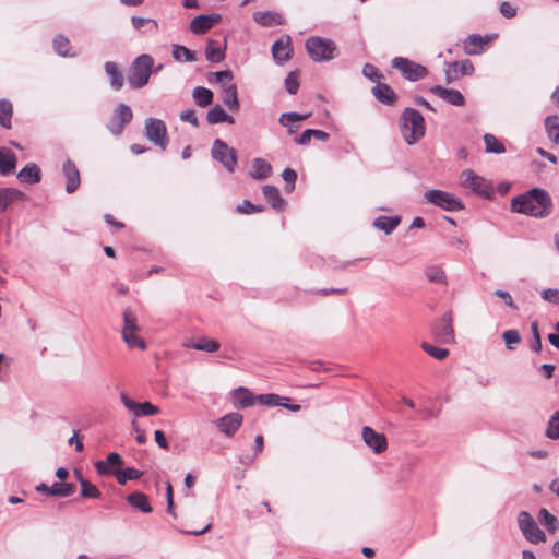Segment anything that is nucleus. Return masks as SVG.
<instances>
[{"mask_svg": "<svg viewBox=\"0 0 559 559\" xmlns=\"http://www.w3.org/2000/svg\"><path fill=\"white\" fill-rule=\"evenodd\" d=\"M511 207L516 213L544 217L550 212L551 200L545 190L534 188L525 194L513 198Z\"/></svg>", "mask_w": 559, "mask_h": 559, "instance_id": "1", "label": "nucleus"}, {"mask_svg": "<svg viewBox=\"0 0 559 559\" xmlns=\"http://www.w3.org/2000/svg\"><path fill=\"white\" fill-rule=\"evenodd\" d=\"M400 127L405 142L409 145L424 138L426 126L424 117L414 108H405L402 112Z\"/></svg>", "mask_w": 559, "mask_h": 559, "instance_id": "2", "label": "nucleus"}, {"mask_svg": "<svg viewBox=\"0 0 559 559\" xmlns=\"http://www.w3.org/2000/svg\"><path fill=\"white\" fill-rule=\"evenodd\" d=\"M459 185L468 193L479 195L484 199H490L493 194L491 182L469 168L464 169L460 174Z\"/></svg>", "mask_w": 559, "mask_h": 559, "instance_id": "3", "label": "nucleus"}, {"mask_svg": "<svg viewBox=\"0 0 559 559\" xmlns=\"http://www.w3.org/2000/svg\"><path fill=\"white\" fill-rule=\"evenodd\" d=\"M309 57L316 62L330 61L337 57L336 44L328 38L312 36L306 40Z\"/></svg>", "mask_w": 559, "mask_h": 559, "instance_id": "4", "label": "nucleus"}, {"mask_svg": "<svg viewBox=\"0 0 559 559\" xmlns=\"http://www.w3.org/2000/svg\"><path fill=\"white\" fill-rule=\"evenodd\" d=\"M154 60L150 55H141L132 62L128 73V83L132 88H141L148 83Z\"/></svg>", "mask_w": 559, "mask_h": 559, "instance_id": "5", "label": "nucleus"}, {"mask_svg": "<svg viewBox=\"0 0 559 559\" xmlns=\"http://www.w3.org/2000/svg\"><path fill=\"white\" fill-rule=\"evenodd\" d=\"M140 328L135 313L127 308L123 310V328L121 331L122 340L126 342L130 349H146L145 341L138 335Z\"/></svg>", "mask_w": 559, "mask_h": 559, "instance_id": "6", "label": "nucleus"}, {"mask_svg": "<svg viewBox=\"0 0 559 559\" xmlns=\"http://www.w3.org/2000/svg\"><path fill=\"white\" fill-rule=\"evenodd\" d=\"M424 197L427 202L445 211H460L464 207L459 198L447 191L431 189Z\"/></svg>", "mask_w": 559, "mask_h": 559, "instance_id": "7", "label": "nucleus"}, {"mask_svg": "<svg viewBox=\"0 0 559 559\" xmlns=\"http://www.w3.org/2000/svg\"><path fill=\"white\" fill-rule=\"evenodd\" d=\"M519 528L523 536L533 544L546 540L545 533L538 527L534 518L527 511H521L518 514Z\"/></svg>", "mask_w": 559, "mask_h": 559, "instance_id": "8", "label": "nucleus"}, {"mask_svg": "<svg viewBox=\"0 0 559 559\" xmlns=\"http://www.w3.org/2000/svg\"><path fill=\"white\" fill-rule=\"evenodd\" d=\"M392 68L399 70L408 81L415 82L428 74L426 67L404 57H395L392 60Z\"/></svg>", "mask_w": 559, "mask_h": 559, "instance_id": "9", "label": "nucleus"}, {"mask_svg": "<svg viewBox=\"0 0 559 559\" xmlns=\"http://www.w3.org/2000/svg\"><path fill=\"white\" fill-rule=\"evenodd\" d=\"M212 157L223 164L227 171L234 173L237 165V154L224 141L217 139L212 146Z\"/></svg>", "mask_w": 559, "mask_h": 559, "instance_id": "10", "label": "nucleus"}, {"mask_svg": "<svg viewBox=\"0 0 559 559\" xmlns=\"http://www.w3.org/2000/svg\"><path fill=\"white\" fill-rule=\"evenodd\" d=\"M145 136L155 145L165 150L168 143L167 128L163 120L148 118L145 120Z\"/></svg>", "mask_w": 559, "mask_h": 559, "instance_id": "11", "label": "nucleus"}, {"mask_svg": "<svg viewBox=\"0 0 559 559\" xmlns=\"http://www.w3.org/2000/svg\"><path fill=\"white\" fill-rule=\"evenodd\" d=\"M133 118V112L131 108L126 104H119L110 118L108 123V130L112 135H120L126 126L131 122Z\"/></svg>", "mask_w": 559, "mask_h": 559, "instance_id": "12", "label": "nucleus"}, {"mask_svg": "<svg viewBox=\"0 0 559 559\" xmlns=\"http://www.w3.org/2000/svg\"><path fill=\"white\" fill-rule=\"evenodd\" d=\"M452 313L445 312L433 326L436 340L442 344H452L455 341L454 329L452 325Z\"/></svg>", "mask_w": 559, "mask_h": 559, "instance_id": "13", "label": "nucleus"}, {"mask_svg": "<svg viewBox=\"0 0 559 559\" xmlns=\"http://www.w3.org/2000/svg\"><path fill=\"white\" fill-rule=\"evenodd\" d=\"M120 400L126 408L133 412L135 417L154 416L159 414V408L151 402L139 403L130 399L124 392L120 393Z\"/></svg>", "mask_w": 559, "mask_h": 559, "instance_id": "14", "label": "nucleus"}, {"mask_svg": "<svg viewBox=\"0 0 559 559\" xmlns=\"http://www.w3.org/2000/svg\"><path fill=\"white\" fill-rule=\"evenodd\" d=\"M361 437L366 445L377 454L384 452L388 448L386 437L368 426L362 428Z\"/></svg>", "mask_w": 559, "mask_h": 559, "instance_id": "15", "label": "nucleus"}, {"mask_svg": "<svg viewBox=\"0 0 559 559\" xmlns=\"http://www.w3.org/2000/svg\"><path fill=\"white\" fill-rule=\"evenodd\" d=\"M35 489L36 491L46 493L47 496L69 497L75 492L76 487L71 483H55L51 486L40 483Z\"/></svg>", "mask_w": 559, "mask_h": 559, "instance_id": "16", "label": "nucleus"}, {"mask_svg": "<svg viewBox=\"0 0 559 559\" xmlns=\"http://www.w3.org/2000/svg\"><path fill=\"white\" fill-rule=\"evenodd\" d=\"M242 415L229 413L216 421V427L226 436H233L241 426Z\"/></svg>", "mask_w": 559, "mask_h": 559, "instance_id": "17", "label": "nucleus"}, {"mask_svg": "<svg viewBox=\"0 0 559 559\" xmlns=\"http://www.w3.org/2000/svg\"><path fill=\"white\" fill-rule=\"evenodd\" d=\"M62 173L67 178L66 191L68 193H73L81 183L80 171L78 167L72 160L67 159L62 165Z\"/></svg>", "mask_w": 559, "mask_h": 559, "instance_id": "18", "label": "nucleus"}, {"mask_svg": "<svg viewBox=\"0 0 559 559\" xmlns=\"http://www.w3.org/2000/svg\"><path fill=\"white\" fill-rule=\"evenodd\" d=\"M430 92L453 106H463L465 104L464 96L457 90L433 85L430 87Z\"/></svg>", "mask_w": 559, "mask_h": 559, "instance_id": "19", "label": "nucleus"}, {"mask_svg": "<svg viewBox=\"0 0 559 559\" xmlns=\"http://www.w3.org/2000/svg\"><path fill=\"white\" fill-rule=\"evenodd\" d=\"M221 21L219 14L199 15L190 23V31L193 34H203Z\"/></svg>", "mask_w": 559, "mask_h": 559, "instance_id": "20", "label": "nucleus"}, {"mask_svg": "<svg viewBox=\"0 0 559 559\" xmlns=\"http://www.w3.org/2000/svg\"><path fill=\"white\" fill-rule=\"evenodd\" d=\"M255 400H258V396L243 386H239L233 392V402L236 407L246 408L252 406Z\"/></svg>", "mask_w": 559, "mask_h": 559, "instance_id": "21", "label": "nucleus"}, {"mask_svg": "<svg viewBox=\"0 0 559 559\" xmlns=\"http://www.w3.org/2000/svg\"><path fill=\"white\" fill-rule=\"evenodd\" d=\"M373 96L382 104L393 105L396 100L394 91L385 83H380L372 88Z\"/></svg>", "mask_w": 559, "mask_h": 559, "instance_id": "22", "label": "nucleus"}, {"mask_svg": "<svg viewBox=\"0 0 559 559\" xmlns=\"http://www.w3.org/2000/svg\"><path fill=\"white\" fill-rule=\"evenodd\" d=\"M104 69L106 74L109 76L110 86L114 90L119 91L123 86L124 78L117 64L112 61H106Z\"/></svg>", "mask_w": 559, "mask_h": 559, "instance_id": "23", "label": "nucleus"}, {"mask_svg": "<svg viewBox=\"0 0 559 559\" xmlns=\"http://www.w3.org/2000/svg\"><path fill=\"white\" fill-rule=\"evenodd\" d=\"M122 464V459L120 454L112 452L108 454L107 461H97L94 466L99 475H109L111 474V467L120 466Z\"/></svg>", "mask_w": 559, "mask_h": 559, "instance_id": "24", "label": "nucleus"}, {"mask_svg": "<svg viewBox=\"0 0 559 559\" xmlns=\"http://www.w3.org/2000/svg\"><path fill=\"white\" fill-rule=\"evenodd\" d=\"M401 223V217L395 216H379L377 217L372 225L378 230L383 231L384 234H391Z\"/></svg>", "mask_w": 559, "mask_h": 559, "instance_id": "25", "label": "nucleus"}, {"mask_svg": "<svg viewBox=\"0 0 559 559\" xmlns=\"http://www.w3.org/2000/svg\"><path fill=\"white\" fill-rule=\"evenodd\" d=\"M290 39L287 37L285 40H276L272 46V55L275 60L280 62L287 61L290 58Z\"/></svg>", "mask_w": 559, "mask_h": 559, "instance_id": "26", "label": "nucleus"}, {"mask_svg": "<svg viewBox=\"0 0 559 559\" xmlns=\"http://www.w3.org/2000/svg\"><path fill=\"white\" fill-rule=\"evenodd\" d=\"M206 119L210 124H217L222 122H227L229 124L235 123L234 117L226 114L221 105H215L213 108H211L207 111Z\"/></svg>", "mask_w": 559, "mask_h": 559, "instance_id": "27", "label": "nucleus"}, {"mask_svg": "<svg viewBox=\"0 0 559 559\" xmlns=\"http://www.w3.org/2000/svg\"><path fill=\"white\" fill-rule=\"evenodd\" d=\"M222 100L231 111L239 110L240 105L238 99L237 86L235 84L230 83L224 86Z\"/></svg>", "mask_w": 559, "mask_h": 559, "instance_id": "28", "label": "nucleus"}, {"mask_svg": "<svg viewBox=\"0 0 559 559\" xmlns=\"http://www.w3.org/2000/svg\"><path fill=\"white\" fill-rule=\"evenodd\" d=\"M253 20L262 26L281 25L284 23V19L281 14L271 11L255 12Z\"/></svg>", "mask_w": 559, "mask_h": 559, "instance_id": "29", "label": "nucleus"}, {"mask_svg": "<svg viewBox=\"0 0 559 559\" xmlns=\"http://www.w3.org/2000/svg\"><path fill=\"white\" fill-rule=\"evenodd\" d=\"M17 178L25 183H37L40 180V169L36 164L29 163L20 170Z\"/></svg>", "mask_w": 559, "mask_h": 559, "instance_id": "30", "label": "nucleus"}, {"mask_svg": "<svg viewBox=\"0 0 559 559\" xmlns=\"http://www.w3.org/2000/svg\"><path fill=\"white\" fill-rule=\"evenodd\" d=\"M263 197L271 203L272 207L281 211L285 205V200L282 198L280 190L274 186H264L262 188Z\"/></svg>", "mask_w": 559, "mask_h": 559, "instance_id": "31", "label": "nucleus"}, {"mask_svg": "<svg viewBox=\"0 0 559 559\" xmlns=\"http://www.w3.org/2000/svg\"><path fill=\"white\" fill-rule=\"evenodd\" d=\"M15 166L16 157L14 153L8 148H0V174L9 175L15 169Z\"/></svg>", "mask_w": 559, "mask_h": 559, "instance_id": "32", "label": "nucleus"}, {"mask_svg": "<svg viewBox=\"0 0 559 559\" xmlns=\"http://www.w3.org/2000/svg\"><path fill=\"white\" fill-rule=\"evenodd\" d=\"M487 41L478 35H469L464 41V52L467 55H479L484 50V45Z\"/></svg>", "mask_w": 559, "mask_h": 559, "instance_id": "33", "label": "nucleus"}, {"mask_svg": "<svg viewBox=\"0 0 559 559\" xmlns=\"http://www.w3.org/2000/svg\"><path fill=\"white\" fill-rule=\"evenodd\" d=\"M127 501L135 509H139L143 513H151L153 511L148 498L142 492H133L127 497Z\"/></svg>", "mask_w": 559, "mask_h": 559, "instance_id": "34", "label": "nucleus"}, {"mask_svg": "<svg viewBox=\"0 0 559 559\" xmlns=\"http://www.w3.org/2000/svg\"><path fill=\"white\" fill-rule=\"evenodd\" d=\"M272 173V166L263 158H254L252 163L251 177L254 179H265Z\"/></svg>", "mask_w": 559, "mask_h": 559, "instance_id": "35", "label": "nucleus"}, {"mask_svg": "<svg viewBox=\"0 0 559 559\" xmlns=\"http://www.w3.org/2000/svg\"><path fill=\"white\" fill-rule=\"evenodd\" d=\"M425 275L430 283L447 285L448 277L444 270L439 265H429L425 269Z\"/></svg>", "mask_w": 559, "mask_h": 559, "instance_id": "36", "label": "nucleus"}, {"mask_svg": "<svg viewBox=\"0 0 559 559\" xmlns=\"http://www.w3.org/2000/svg\"><path fill=\"white\" fill-rule=\"evenodd\" d=\"M194 103L200 107H206L213 102V92L206 87L198 86L192 92Z\"/></svg>", "mask_w": 559, "mask_h": 559, "instance_id": "37", "label": "nucleus"}, {"mask_svg": "<svg viewBox=\"0 0 559 559\" xmlns=\"http://www.w3.org/2000/svg\"><path fill=\"white\" fill-rule=\"evenodd\" d=\"M23 193L15 189H0V214L16 199L22 198Z\"/></svg>", "mask_w": 559, "mask_h": 559, "instance_id": "38", "label": "nucleus"}, {"mask_svg": "<svg viewBox=\"0 0 559 559\" xmlns=\"http://www.w3.org/2000/svg\"><path fill=\"white\" fill-rule=\"evenodd\" d=\"M309 115H300L297 112H287L283 114L280 117V123L287 128L288 133H294L297 130V126H294L295 122L302 121L307 119Z\"/></svg>", "mask_w": 559, "mask_h": 559, "instance_id": "39", "label": "nucleus"}, {"mask_svg": "<svg viewBox=\"0 0 559 559\" xmlns=\"http://www.w3.org/2000/svg\"><path fill=\"white\" fill-rule=\"evenodd\" d=\"M545 129L548 138L555 144H559V117L555 115L546 117Z\"/></svg>", "mask_w": 559, "mask_h": 559, "instance_id": "40", "label": "nucleus"}, {"mask_svg": "<svg viewBox=\"0 0 559 559\" xmlns=\"http://www.w3.org/2000/svg\"><path fill=\"white\" fill-rule=\"evenodd\" d=\"M75 474H76L78 480L80 481V485H81V496L82 497L93 498V499L100 497V491L95 485L91 484L88 480L83 478L82 475L78 471H75Z\"/></svg>", "mask_w": 559, "mask_h": 559, "instance_id": "41", "label": "nucleus"}, {"mask_svg": "<svg viewBox=\"0 0 559 559\" xmlns=\"http://www.w3.org/2000/svg\"><path fill=\"white\" fill-rule=\"evenodd\" d=\"M186 347H191L197 350L206 353H214L219 349L221 345L215 340L201 338L198 342L185 344Z\"/></svg>", "mask_w": 559, "mask_h": 559, "instance_id": "42", "label": "nucleus"}, {"mask_svg": "<svg viewBox=\"0 0 559 559\" xmlns=\"http://www.w3.org/2000/svg\"><path fill=\"white\" fill-rule=\"evenodd\" d=\"M173 58L177 61L193 62L197 60L195 53L181 45H173Z\"/></svg>", "mask_w": 559, "mask_h": 559, "instance_id": "43", "label": "nucleus"}, {"mask_svg": "<svg viewBox=\"0 0 559 559\" xmlns=\"http://www.w3.org/2000/svg\"><path fill=\"white\" fill-rule=\"evenodd\" d=\"M485 151L487 153L502 154L506 152V147L493 134L484 135Z\"/></svg>", "mask_w": 559, "mask_h": 559, "instance_id": "44", "label": "nucleus"}, {"mask_svg": "<svg viewBox=\"0 0 559 559\" xmlns=\"http://www.w3.org/2000/svg\"><path fill=\"white\" fill-rule=\"evenodd\" d=\"M13 107L12 104L7 99L0 100V124L5 128H11Z\"/></svg>", "mask_w": 559, "mask_h": 559, "instance_id": "45", "label": "nucleus"}, {"mask_svg": "<svg viewBox=\"0 0 559 559\" xmlns=\"http://www.w3.org/2000/svg\"><path fill=\"white\" fill-rule=\"evenodd\" d=\"M117 481L126 485L128 480L139 479L143 473L134 467H127L123 471L114 472Z\"/></svg>", "mask_w": 559, "mask_h": 559, "instance_id": "46", "label": "nucleus"}, {"mask_svg": "<svg viewBox=\"0 0 559 559\" xmlns=\"http://www.w3.org/2000/svg\"><path fill=\"white\" fill-rule=\"evenodd\" d=\"M206 60L210 62H221L225 58L224 49L215 46L213 40H209L205 49Z\"/></svg>", "mask_w": 559, "mask_h": 559, "instance_id": "47", "label": "nucleus"}, {"mask_svg": "<svg viewBox=\"0 0 559 559\" xmlns=\"http://www.w3.org/2000/svg\"><path fill=\"white\" fill-rule=\"evenodd\" d=\"M539 521L550 533H555L558 530L557 518L545 508L539 510Z\"/></svg>", "mask_w": 559, "mask_h": 559, "instance_id": "48", "label": "nucleus"}, {"mask_svg": "<svg viewBox=\"0 0 559 559\" xmlns=\"http://www.w3.org/2000/svg\"><path fill=\"white\" fill-rule=\"evenodd\" d=\"M53 48L56 52L62 57H74L75 53H70V41L67 37L58 35L53 39Z\"/></svg>", "mask_w": 559, "mask_h": 559, "instance_id": "49", "label": "nucleus"}, {"mask_svg": "<svg viewBox=\"0 0 559 559\" xmlns=\"http://www.w3.org/2000/svg\"><path fill=\"white\" fill-rule=\"evenodd\" d=\"M421 348L429 356H431L438 360H443L449 355V350L447 348L436 347L427 342H424L421 344Z\"/></svg>", "mask_w": 559, "mask_h": 559, "instance_id": "50", "label": "nucleus"}, {"mask_svg": "<svg viewBox=\"0 0 559 559\" xmlns=\"http://www.w3.org/2000/svg\"><path fill=\"white\" fill-rule=\"evenodd\" d=\"M546 436L552 440L559 439V412H556L550 417L546 429Z\"/></svg>", "mask_w": 559, "mask_h": 559, "instance_id": "51", "label": "nucleus"}, {"mask_svg": "<svg viewBox=\"0 0 559 559\" xmlns=\"http://www.w3.org/2000/svg\"><path fill=\"white\" fill-rule=\"evenodd\" d=\"M502 338L506 343V346L509 350H513L515 344L521 342V336L518 330L511 329L507 330L502 333Z\"/></svg>", "mask_w": 559, "mask_h": 559, "instance_id": "52", "label": "nucleus"}, {"mask_svg": "<svg viewBox=\"0 0 559 559\" xmlns=\"http://www.w3.org/2000/svg\"><path fill=\"white\" fill-rule=\"evenodd\" d=\"M258 400L261 404L266 406H281L282 401H288L286 397H282L277 394H261L258 396Z\"/></svg>", "mask_w": 559, "mask_h": 559, "instance_id": "53", "label": "nucleus"}, {"mask_svg": "<svg viewBox=\"0 0 559 559\" xmlns=\"http://www.w3.org/2000/svg\"><path fill=\"white\" fill-rule=\"evenodd\" d=\"M285 88L286 91L294 95L298 92L299 81L297 72H290L285 79Z\"/></svg>", "mask_w": 559, "mask_h": 559, "instance_id": "54", "label": "nucleus"}, {"mask_svg": "<svg viewBox=\"0 0 559 559\" xmlns=\"http://www.w3.org/2000/svg\"><path fill=\"white\" fill-rule=\"evenodd\" d=\"M454 72H460L462 75H471L474 72V66L469 60L455 61L452 63Z\"/></svg>", "mask_w": 559, "mask_h": 559, "instance_id": "55", "label": "nucleus"}, {"mask_svg": "<svg viewBox=\"0 0 559 559\" xmlns=\"http://www.w3.org/2000/svg\"><path fill=\"white\" fill-rule=\"evenodd\" d=\"M264 210V206L262 205H254L250 201L245 200L241 204L237 206V212L241 214H253L257 212H262Z\"/></svg>", "mask_w": 559, "mask_h": 559, "instance_id": "56", "label": "nucleus"}, {"mask_svg": "<svg viewBox=\"0 0 559 559\" xmlns=\"http://www.w3.org/2000/svg\"><path fill=\"white\" fill-rule=\"evenodd\" d=\"M282 177H283L284 181L287 183V186L285 188L286 192H292L293 189L295 188V182L297 180L296 171L290 168H286V169H284Z\"/></svg>", "mask_w": 559, "mask_h": 559, "instance_id": "57", "label": "nucleus"}, {"mask_svg": "<svg viewBox=\"0 0 559 559\" xmlns=\"http://www.w3.org/2000/svg\"><path fill=\"white\" fill-rule=\"evenodd\" d=\"M362 74L372 82H378L382 78V74L379 72V70L370 63H366L364 66Z\"/></svg>", "mask_w": 559, "mask_h": 559, "instance_id": "58", "label": "nucleus"}, {"mask_svg": "<svg viewBox=\"0 0 559 559\" xmlns=\"http://www.w3.org/2000/svg\"><path fill=\"white\" fill-rule=\"evenodd\" d=\"M131 23L135 29H141L145 24H152L153 29L158 28V24L155 20L144 19L139 16H132Z\"/></svg>", "mask_w": 559, "mask_h": 559, "instance_id": "59", "label": "nucleus"}, {"mask_svg": "<svg viewBox=\"0 0 559 559\" xmlns=\"http://www.w3.org/2000/svg\"><path fill=\"white\" fill-rule=\"evenodd\" d=\"M532 334H533V341L531 344V347L534 352H539L542 349V340L538 332V325L537 322H533L531 325Z\"/></svg>", "mask_w": 559, "mask_h": 559, "instance_id": "60", "label": "nucleus"}, {"mask_svg": "<svg viewBox=\"0 0 559 559\" xmlns=\"http://www.w3.org/2000/svg\"><path fill=\"white\" fill-rule=\"evenodd\" d=\"M542 298L548 302L559 305V289L548 288L542 292Z\"/></svg>", "mask_w": 559, "mask_h": 559, "instance_id": "61", "label": "nucleus"}, {"mask_svg": "<svg viewBox=\"0 0 559 559\" xmlns=\"http://www.w3.org/2000/svg\"><path fill=\"white\" fill-rule=\"evenodd\" d=\"M500 13L508 19L514 17L518 13V8L508 1H503L500 4Z\"/></svg>", "mask_w": 559, "mask_h": 559, "instance_id": "62", "label": "nucleus"}, {"mask_svg": "<svg viewBox=\"0 0 559 559\" xmlns=\"http://www.w3.org/2000/svg\"><path fill=\"white\" fill-rule=\"evenodd\" d=\"M180 119L185 122L191 123L193 127L199 126V120L194 109H188L180 114Z\"/></svg>", "mask_w": 559, "mask_h": 559, "instance_id": "63", "label": "nucleus"}, {"mask_svg": "<svg viewBox=\"0 0 559 559\" xmlns=\"http://www.w3.org/2000/svg\"><path fill=\"white\" fill-rule=\"evenodd\" d=\"M493 295L497 296L498 298L502 299L504 301V304L508 307H510L511 309H518V307L513 302L511 295L507 290L497 289L493 292Z\"/></svg>", "mask_w": 559, "mask_h": 559, "instance_id": "64", "label": "nucleus"}]
</instances>
